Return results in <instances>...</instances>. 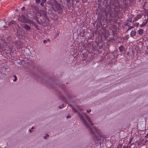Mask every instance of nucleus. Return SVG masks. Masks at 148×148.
Masks as SVG:
<instances>
[{
    "mask_svg": "<svg viewBox=\"0 0 148 148\" xmlns=\"http://www.w3.org/2000/svg\"><path fill=\"white\" fill-rule=\"evenodd\" d=\"M69 106L70 107H72V110L75 112H78V115L81 120L90 133L93 135L94 138L99 141V143H103L105 137V135L102 134L101 131L98 129L97 127L93 126L94 123H92L88 116L85 113H81L78 112L76 109L70 104L69 105Z\"/></svg>",
    "mask_w": 148,
    "mask_h": 148,
    "instance_id": "obj_1",
    "label": "nucleus"
},
{
    "mask_svg": "<svg viewBox=\"0 0 148 148\" xmlns=\"http://www.w3.org/2000/svg\"><path fill=\"white\" fill-rule=\"evenodd\" d=\"M26 18L24 15L20 16L18 18V20L23 23H26Z\"/></svg>",
    "mask_w": 148,
    "mask_h": 148,
    "instance_id": "obj_2",
    "label": "nucleus"
},
{
    "mask_svg": "<svg viewBox=\"0 0 148 148\" xmlns=\"http://www.w3.org/2000/svg\"><path fill=\"white\" fill-rule=\"evenodd\" d=\"M54 10L55 11H58L60 12H61L62 11L61 7L58 4H56L55 5Z\"/></svg>",
    "mask_w": 148,
    "mask_h": 148,
    "instance_id": "obj_3",
    "label": "nucleus"
},
{
    "mask_svg": "<svg viewBox=\"0 0 148 148\" xmlns=\"http://www.w3.org/2000/svg\"><path fill=\"white\" fill-rule=\"evenodd\" d=\"M14 44L17 49L18 48L20 49L22 47V45L19 41H15L14 42Z\"/></svg>",
    "mask_w": 148,
    "mask_h": 148,
    "instance_id": "obj_4",
    "label": "nucleus"
},
{
    "mask_svg": "<svg viewBox=\"0 0 148 148\" xmlns=\"http://www.w3.org/2000/svg\"><path fill=\"white\" fill-rule=\"evenodd\" d=\"M33 10H31L29 12L27 15V18H32L34 17V14Z\"/></svg>",
    "mask_w": 148,
    "mask_h": 148,
    "instance_id": "obj_5",
    "label": "nucleus"
},
{
    "mask_svg": "<svg viewBox=\"0 0 148 148\" xmlns=\"http://www.w3.org/2000/svg\"><path fill=\"white\" fill-rule=\"evenodd\" d=\"M17 34L19 36H22L24 34V31L22 29H18L17 30Z\"/></svg>",
    "mask_w": 148,
    "mask_h": 148,
    "instance_id": "obj_6",
    "label": "nucleus"
},
{
    "mask_svg": "<svg viewBox=\"0 0 148 148\" xmlns=\"http://www.w3.org/2000/svg\"><path fill=\"white\" fill-rule=\"evenodd\" d=\"M22 27L25 29L27 31H29L31 29L30 27L27 24H23Z\"/></svg>",
    "mask_w": 148,
    "mask_h": 148,
    "instance_id": "obj_7",
    "label": "nucleus"
},
{
    "mask_svg": "<svg viewBox=\"0 0 148 148\" xmlns=\"http://www.w3.org/2000/svg\"><path fill=\"white\" fill-rule=\"evenodd\" d=\"M136 32L135 30L132 31L130 35L131 37H132L133 38H135V35H136Z\"/></svg>",
    "mask_w": 148,
    "mask_h": 148,
    "instance_id": "obj_8",
    "label": "nucleus"
},
{
    "mask_svg": "<svg viewBox=\"0 0 148 148\" xmlns=\"http://www.w3.org/2000/svg\"><path fill=\"white\" fill-rule=\"evenodd\" d=\"M26 23L29 24L31 25H32L33 24H34V23L33 21L31 20L28 19H26Z\"/></svg>",
    "mask_w": 148,
    "mask_h": 148,
    "instance_id": "obj_9",
    "label": "nucleus"
},
{
    "mask_svg": "<svg viewBox=\"0 0 148 148\" xmlns=\"http://www.w3.org/2000/svg\"><path fill=\"white\" fill-rule=\"evenodd\" d=\"M64 3L66 4L67 6H69L71 5V0H64Z\"/></svg>",
    "mask_w": 148,
    "mask_h": 148,
    "instance_id": "obj_10",
    "label": "nucleus"
},
{
    "mask_svg": "<svg viewBox=\"0 0 148 148\" xmlns=\"http://www.w3.org/2000/svg\"><path fill=\"white\" fill-rule=\"evenodd\" d=\"M137 32L138 34L140 35H142L144 33L143 30V29H140Z\"/></svg>",
    "mask_w": 148,
    "mask_h": 148,
    "instance_id": "obj_11",
    "label": "nucleus"
},
{
    "mask_svg": "<svg viewBox=\"0 0 148 148\" xmlns=\"http://www.w3.org/2000/svg\"><path fill=\"white\" fill-rule=\"evenodd\" d=\"M119 51L121 53L124 50L125 48L123 45H121L119 48Z\"/></svg>",
    "mask_w": 148,
    "mask_h": 148,
    "instance_id": "obj_12",
    "label": "nucleus"
},
{
    "mask_svg": "<svg viewBox=\"0 0 148 148\" xmlns=\"http://www.w3.org/2000/svg\"><path fill=\"white\" fill-rule=\"evenodd\" d=\"M60 98L63 101H64L65 102H67V101L66 99L63 97V96H60Z\"/></svg>",
    "mask_w": 148,
    "mask_h": 148,
    "instance_id": "obj_13",
    "label": "nucleus"
},
{
    "mask_svg": "<svg viewBox=\"0 0 148 148\" xmlns=\"http://www.w3.org/2000/svg\"><path fill=\"white\" fill-rule=\"evenodd\" d=\"M46 2V0H42L41 2L40 3V5L42 7H43L45 3Z\"/></svg>",
    "mask_w": 148,
    "mask_h": 148,
    "instance_id": "obj_14",
    "label": "nucleus"
},
{
    "mask_svg": "<svg viewBox=\"0 0 148 148\" xmlns=\"http://www.w3.org/2000/svg\"><path fill=\"white\" fill-rule=\"evenodd\" d=\"M147 21H146L145 22H143V23L140 25V27H143L145 26L147 24Z\"/></svg>",
    "mask_w": 148,
    "mask_h": 148,
    "instance_id": "obj_15",
    "label": "nucleus"
},
{
    "mask_svg": "<svg viewBox=\"0 0 148 148\" xmlns=\"http://www.w3.org/2000/svg\"><path fill=\"white\" fill-rule=\"evenodd\" d=\"M131 25V23L127 21L124 23V26L129 27Z\"/></svg>",
    "mask_w": 148,
    "mask_h": 148,
    "instance_id": "obj_16",
    "label": "nucleus"
},
{
    "mask_svg": "<svg viewBox=\"0 0 148 148\" xmlns=\"http://www.w3.org/2000/svg\"><path fill=\"white\" fill-rule=\"evenodd\" d=\"M41 15H43V16H44V17L45 18H47V14L45 12H43V13L42 14H41Z\"/></svg>",
    "mask_w": 148,
    "mask_h": 148,
    "instance_id": "obj_17",
    "label": "nucleus"
},
{
    "mask_svg": "<svg viewBox=\"0 0 148 148\" xmlns=\"http://www.w3.org/2000/svg\"><path fill=\"white\" fill-rule=\"evenodd\" d=\"M141 17H142V16L141 15H138L135 18V19L136 20L139 18H141Z\"/></svg>",
    "mask_w": 148,
    "mask_h": 148,
    "instance_id": "obj_18",
    "label": "nucleus"
},
{
    "mask_svg": "<svg viewBox=\"0 0 148 148\" xmlns=\"http://www.w3.org/2000/svg\"><path fill=\"white\" fill-rule=\"evenodd\" d=\"M34 26L38 30H39V28H38V26L37 25H36V23H34V24H33L32 26Z\"/></svg>",
    "mask_w": 148,
    "mask_h": 148,
    "instance_id": "obj_19",
    "label": "nucleus"
},
{
    "mask_svg": "<svg viewBox=\"0 0 148 148\" xmlns=\"http://www.w3.org/2000/svg\"><path fill=\"white\" fill-rule=\"evenodd\" d=\"M15 23V22L14 21H10L9 23V25H11L12 24H14Z\"/></svg>",
    "mask_w": 148,
    "mask_h": 148,
    "instance_id": "obj_20",
    "label": "nucleus"
},
{
    "mask_svg": "<svg viewBox=\"0 0 148 148\" xmlns=\"http://www.w3.org/2000/svg\"><path fill=\"white\" fill-rule=\"evenodd\" d=\"M129 27L128 29H127V32L129 30H131V29L133 28L134 27V26H130L129 27Z\"/></svg>",
    "mask_w": 148,
    "mask_h": 148,
    "instance_id": "obj_21",
    "label": "nucleus"
},
{
    "mask_svg": "<svg viewBox=\"0 0 148 148\" xmlns=\"http://www.w3.org/2000/svg\"><path fill=\"white\" fill-rule=\"evenodd\" d=\"M78 109L80 111H81L83 110V109H82L80 106L77 107Z\"/></svg>",
    "mask_w": 148,
    "mask_h": 148,
    "instance_id": "obj_22",
    "label": "nucleus"
},
{
    "mask_svg": "<svg viewBox=\"0 0 148 148\" xmlns=\"http://www.w3.org/2000/svg\"><path fill=\"white\" fill-rule=\"evenodd\" d=\"M134 27H137L138 25H139V23H136L134 24Z\"/></svg>",
    "mask_w": 148,
    "mask_h": 148,
    "instance_id": "obj_23",
    "label": "nucleus"
},
{
    "mask_svg": "<svg viewBox=\"0 0 148 148\" xmlns=\"http://www.w3.org/2000/svg\"><path fill=\"white\" fill-rule=\"evenodd\" d=\"M14 79H13V81L14 82H15L17 80V78L16 76L15 75L14 76Z\"/></svg>",
    "mask_w": 148,
    "mask_h": 148,
    "instance_id": "obj_24",
    "label": "nucleus"
},
{
    "mask_svg": "<svg viewBox=\"0 0 148 148\" xmlns=\"http://www.w3.org/2000/svg\"><path fill=\"white\" fill-rule=\"evenodd\" d=\"M40 2V0H36V2L37 3H39Z\"/></svg>",
    "mask_w": 148,
    "mask_h": 148,
    "instance_id": "obj_25",
    "label": "nucleus"
},
{
    "mask_svg": "<svg viewBox=\"0 0 148 148\" xmlns=\"http://www.w3.org/2000/svg\"><path fill=\"white\" fill-rule=\"evenodd\" d=\"M21 10L22 11H24L25 10V7H23L21 8Z\"/></svg>",
    "mask_w": 148,
    "mask_h": 148,
    "instance_id": "obj_26",
    "label": "nucleus"
},
{
    "mask_svg": "<svg viewBox=\"0 0 148 148\" xmlns=\"http://www.w3.org/2000/svg\"><path fill=\"white\" fill-rule=\"evenodd\" d=\"M127 21L128 22H129L130 23H131L132 21V20L131 19H128L127 20Z\"/></svg>",
    "mask_w": 148,
    "mask_h": 148,
    "instance_id": "obj_27",
    "label": "nucleus"
},
{
    "mask_svg": "<svg viewBox=\"0 0 148 148\" xmlns=\"http://www.w3.org/2000/svg\"><path fill=\"white\" fill-rule=\"evenodd\" d=\"M91 109H90V110H87V112L88 113H89V112H91Z\"/></svg>",
    "mask_w": 148,
    "mask_h": 148,
    "instance_id": "obj_28",
    "label": "nucleus"
},
{
    "mask_svg": "<svg viewBox=\"0 0 148 148\" xmlns=\"http://www.w3.org/2000/svg\"><path fill=\"white\" fill-rule=\"evenodd\" d=\"M59 32H58V33H57V34H56V37H55V38H56L57 36H58L59 35Z\"/></svg>",
    "mask_w": 148,
    "mask_h": 148,
    "instance_id": "obj_29",
    "label": "nucleus"
},
{
    "mask_svg": "<svg viewBox=\"0 0 148 148\" xmlns=\"http://www.w3.org/2000/svg\"><path fill=\"white\" fill-rule=\"evenodd\" d=\"M81 0H75V1H76V2L77 3V2H79V1Z\"/></svg>",
    "mask_w": 148,
    "mask_h": 148,
    "instance_id": "obj_30",
    "label": "nucleus"
},
{
    "mask_svg": "<svg viewBox=\"0 0 148 148\" xmlns=\"http://www.w3.org/2000/svg\"><path fill=\"white\" fill-rule=\"evenodd\" d=\"M47 42V40H43V42L45 43H46Z\"/></svg>",
    "mask_w": 148,
    "mask_h": 148,
    "instance_id": "obj_31",
    "label": "nucleus"
},
{
    "mask_svg": "<svg viewBox=\"0 0 148 148\" xmlns=\"http://www.w3.org/2000/svg\"><path fill=\"white\" fill-rule=\"evenodd\" d=\"M47 41H48V42H50V40L49 39H47Z\"/></svg>",
    "mask_w": 148,
    "mask_h": 148,
    "instance_id": "obj_32",
    "label": "nucleus"
},
{
    "mask_svg": "<svg viewBox=\"0 0 148 148\" xmlns=\"http://www.w3.org/2000/svg\"><path fill=\"white\" fill-rule=\"evenodd\" d=\"M68 98L69 99H70L71 100V98L69 96H68Z\"/></svg>",
    "mask_w": 148,
    "mask_h": 148,
    "instance_id": "obj_33",
    "label": "nucleus"
},
{
    "mask_svg": "<svg viewBox=\"0 0 148 148\" xmlns=\"http://www.w3.org/2000/svg\"><path fill=\"white\" fill-rule=\"evenodd\" d=\"M59 108L60 109H61V108H62V106H59Z\"/></svg>",
    "mask_w": 148,
    "mask_h": 148,
    "instance_id": "obj_34",
    "label": "nucleus"
},
{
    "mask_svg": "<svg viewBox=\"0 0 148 148\" xmlns=\"http://www.w3.org/2000/svg\"><path fill=\"white\" fill-rule=\"evenodd\" d=\"M66 118H70V117L69 116H67Z\"/></svg>",
    "mask_w": 148,
    "mask_h": 148,
    "instance_id": "obj_35",
    "label": "nucleus"
},
{
    "mask_svg": "<svg viewBox=\"0 0 148 148\" xmlns=\"http://www.w3.org/2000/svg\"><path fill=\"white\" fill-rule=\"evenodd\" d=\"M29 131L30 132H32V131H33V130H29Z\"/></svg>",
    "mask_w": 148,
    "mask_h": 148,
    "instance_id": "obj_36",
    "label": "nucleus"
},
{
    "mask_svg": "<svg viewBox=\"0 0 148 148\" xmlns=\"http://www.w3.org/2000/svg\"><path fill=\"white\" fill-rule=\"evenodd\" d=\"M47 137L46 136H44V138H45V139H46V138H47Z\"/></svg>",
    "mask_w": 148,
    "mask_h": 148,
    "instance_id": "obj_37",
    "label": "nucleus"
},
{
    "mask_svg": "<svg viewBox=\"0 0 148 148\" xmlns=\"http://www.w3.org/2000/svg\"><path fill=\"white\" fill-rule=\"evenodd\" d=\"M147 136L148 137V133L147 134V135L145 136V137H147Z\"/></svg>",
    "mask_w": 148,
    "mask_h": 148,
    "instance_id": "obj_38",
    "label": "nucleus"
},
{
    "mask_svg": "<svg viewBox=\"0 0 148 148\" xmlns=\"http://www.w3.org/2000/svg\"><path fill=\"white\" fill-rule=\"evenodd\" d=\"M131 141H132V140H130V142H129V144L131 142Z\"/></svg>",
    "mask_w": 148,
    "mask_h": 148,
    "instance_id": "obj_39",
    "label": "nucleus"
},
{
    "mask_svg": "<svg viewBox=\"0 0 148 148\" xmlns=\"http://www.w3.org/2000/svg\"><path fill=\"white\" fill-rule=\"evenodd\" d=\"M128 147L127 146L126 147H124L123 148H128Z\"/></svg>",
    "mask_w": 148,
    "mask_h": 148,
    "instance_id": "obj_40",
    "label": "nucleus"
},
{
    "mask_svg": "<svg viewBox=\"0 0 148 148\" xmlns=\"http://www.w3.org/2000/svg\"><path fill=\"white\" fill-rule=\"evenodd\" d=\"M49 135H48V134H47V136H46L47 137H49Z\"/></svg>",
    "mask_w": 148,
    "mask_h": 148,
    "instance_id": "obj_41",
    "label": "nucleus"
},
{
    "mask_svg": "<svg viewBox=\"0 0 148 148\" xmlns=\"http://www.w3.org/2000/svg\"><path fill=\"white\" fill-rule=\"evenodd\" d=\"M3 28H5V25H4V26H3Z\"/></svg>",
    "mask_w": 148,
    "mask_h": 148,
    "instance_id": "obj_42",
    "label": "nucleus"
},
{
    "mask_svg": "<svg viewBox=\"0 0 148 148\" xmlns=\"http://www.w3.org/2000/svg\"><path fill=\"white\" fill-rule=\"evenodd\" d=\"M72 2L73 3V2L74 1V0H72Z\"/></svg>",
    "mask_w": 148,
    "mask_h": 148,
    "instance_id": "obj_43",
    "label": "nucleus"
},
{
    "mask_svg": "<svg viewBox=\"0 0 148 148\" xmlns=\"http://www.w3.org/2000/svg\"><path fill=\"white\" fill-rule=\"evenodd\" d=\"M34 127H32V129H34Z\"/></svg>",
    "mask_w": 148,
    "mask_h": 148,
    "instance_id": "obj_44",
    "label": "nucleus"
},
{
    "mask_svg": "<svg viewBox=\"0 0 148 148\" xmlns=\"http://www.w3.org/2000/svg\"><path fill=\"white\" fill-rule=\"evenodd\" d=\"M62 106H63V107H64V104H63V105H62Z\"/></svg>",
    "mask_w": 148,
    "mask_h": 148,
    "instance_id": "obj_45",
    "label": "nucleus"
}]
</instances>
